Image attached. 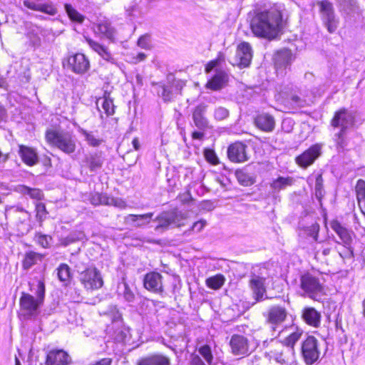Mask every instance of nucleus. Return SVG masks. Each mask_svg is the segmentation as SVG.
<instances>
[{"label":"nucleus","mask_w":365,"mask_h":365,"mask_svg":"<svg viewBox=\"0 0 365 365\" xmlns=\"http://www.w3.org/2000/svg\"><path fill=\"white\" fill-rule=\"evenodd\" d=\"M250 28L255 36L273 39L282 29V17L277 10L257 13L251 19Z\"/></svg>","instance_id":"nucleus-1"},{"label":"nucleus","mask_w":365,"mask_h":365,"mask_svg":"<svg viewBox=\"0 0 365 365\" xmlns=\"http://www.w3.org/2000/svg\"><path fill=\"white\" fill-rule=\"evenodd\" d=\"M355 113L346 108H342L336 111L331 120L330 125L339 131L334 135V140L338 150H344L349 145L347 134L355 125Z\"/></svg>","instance_id":"nucleus-2"},{"label":"nucleus","mask_w":365,"mask_h":365,"mask_svg":"<svg viewBox=\"0 0 365 365\" xmlns=\"http://www.w3.org/2000/svg\"><path fill=\"white\" fill-rule=\"evenodd\" d=\"M45 137L50 145L67 155L73 153L76 149L75 138L69 131L49 129L46 130Z\"/></svg>","instance_id":"nucleus-3"},{"label":"nucleus","mask_w":365,"mask_h":365,"mask_svg":"<svg viewBox=\"0 0 365 365\" xmlns=\"http://www.w3.org/2000/svg\"><path fill=\"white\" fill-rule=\"evenodd\" d=\"M45 292V284L43 281L39 280L35 291L36 299L29 294L22 293L19 302L21 309L25 312V314L29 317L37 314L39 307L43 303Z\"/></svg>","instance_id":"nucleus-4"},{"label":"nucleus","mask_w":365,"mask_h":365,"mask_svg":"<svg viewBox=\"0 0 365 365\" xmlns=\"http://www.w3.org/2000/svg\"><path fill=\"white\" fill-rule=\"evenodd\" d=\"M322 292L323 286L317 277L310 273H305L300 277L301 296L319 301Z\"/></svg>","instance_id":"nucleus-5"},{"label":"nucleus","mask_w":365,"mask_h":365,"mask_svg":"<svg viewBox=\"0 0 365 365\" xmlns=\"http://www.w3.org/2000/svg\"><path fill=\"white\" fill-rule=\"evenodd\" d=\"M323 25L330 34L334 33L339 24V19L335 14L334 5L328 0L317 2Z\"/></svg>","instance_id":"nucleus-6"},{"label":"nucleus","mask_w":365,"mask_h":365,"mask_svg":"<svg viewBox=\"0 0 365 365\" xmlns=\"http://www.w3.org/2000/svg\"><path fill=\"white\" fill-rule=\"evenodd\" d=\"M273 343L274 347L267 352V356L270 360L273 359L279 365H296L294 350L286 348L278 341Z\"/></svg>","instance_id":"nucleus-7"},{"label":"nucleus","mask_w":365,"mask_h":365,"mask_svg":"<svg viewBox=\"0 0 365 365\" xmlns=\"http://www.w3.org/2000/svg\"><path fill=\"white\" fill-rule=\"evenodd\" d=\"M79 280L86 290H96L103 285L101 272L93 266H90L81 272Z\"/></svg>","instance_id":"nucleus-8"},{"label":"nucleus","mask_w":365,"mask_h":365,"mask_svg":"<svg viewBox=\"0 0 365 365\" xmlns=\"http://www.w3.org/2000/svg\"><path fill=\"white\" fill-rule=\"evenodd\" d=\"M301 354L307 365L314 364L319 359L320 354L318 340L313 336H307L302 343Z\"/></svg>","instance_id":"nucleus-9"},{"label":"nucleus","mask_w":365,"mask_h":365,"mask_svg":"<svg viewBox=\"0 0 365 365\" xmlns=\"http://www.w3.org/2000/svg\"><path fill=\"white\" fill-rule=\"evenodd\" d=\"M322 143H315L295 158V163L298 166L306 169L316 161L322 153Z\"/></svg>","instance_id":"nucleus-10"},{"label":"nucleus","mask_w":365,"mask_h":365,"mask_svg":"<svg viewBox=\"0 0 365 365\" xmlns=\"http://www.w3.org/2000/svg\"><path fill=\"white\" fill-rule=\"evenodd\" d=\"M184 214L179 210H175L170 212H165L158 215L155 220L158 222L155 230L158 231L161 228H167L169 225H174L180 227L182 224L181 221L185 219Z\"/></svg>","instance_id":"nucleus-11"},{"label":"nucleus","mask_w":365,"mask_h":365,"mask_svg":"<svg viewBox=\"0 0 365 365\" xmlns=\"http://www.w3.org/2000/svg\"><path fill=\"white\" fill-rule=\"evenodd\" d=\"M158 95L162 98L164 102L168 103L174 100V98L180 93L181 86L175 81L168 82L166 84L161 83H155Z\"/></svg>","instance_id":"nucleus-12"},{"label":"nucleus","mask_w":365,"mask_h":365,"mask_svg":"<svg viewBox=\"0 0 365 365\" xmlns=\"http://www.w3.org/2000/svg\"><path fill=\"white\" fill-rule=\"evenodd\" d=\"M331 229L338 235L344 245L345 251L339 252V255L341 258L349 257L353 256V251L350 250L349 246L351 242V237L350 232L343 227L337 220H334L331 222Z\"/></svg>","instance_id":"nucleus-13"},{"label":"nucleus","mask_w":365,"mask_h":365,"mask_svg":"<svg viewBox=\"0 0 365 365\" xmlns=\"http://www.w3.org/2000/svg\"><path fill=\"white\" fill-rule=\"evenodd\" d=\"M143 287L152 293L163 295L164 293L163 276L157 272L145 274L143 277Z\"/></svg>","instance_id":"nucleus-14"},{"label":"nucleus","mask_w":365,"mask_h":365,"mask_svg":"<svg viewBox=\"0 0 365 365\" xmlns=\"http://www.w3.org/2000/svg\"><path fill=\"white\" fill-rule=\"evenodd\" d=\"M68 64L73 72L83 74L90 68V62L83 53H76L68 57Z\"/></svg>","instance_id":"nucleus-15"},{"label":"nucleus","mask_w":365,"mask_h":365,"mask_svg":"<svg viewBox=\"0 0 365 365\" xmlns=\"http://www.w3.org/2000/svg\"><path fill=\"white\" fill-rule=\"evenodd\" d=\"M252 58V47L250 43L242 42L239 44L235 55V64L240 68L249 66Z\"/></svg>","instance_id":"nucleus-16"},{"label":"nucleus","mask_w":365,"mask_h":365,"mask_svg":"<svg viewBox=\"0 0 365 365\" xmlns=\"http://www.w3.org/2000/svg\"><path fill=\"white\" fill-rule=\"evenodd\" d=\"M247 146L240 142H236L228 147V158L234 163H244L248 160Z\"/></svg>","instance_id":"nucleus-17"},{"label":"nucleus","mask_w":365,"mask_h":365,"mask_svg":"<svg viewBox=\"0 0 365 365\" xmlns=\"http://www.w3.org/2000/svg\"><path fill=\"white\" fill-rule=\"evenodd\" d=\"M264 283L265 279L257 275L252 276L250 280V287L256 302H260L268 298L267 297H264L266 294Z\"/></svg>","instance_id":"nucleus-18"},{"label":"nucleus","mask_w":365,"mask_h":365,"mask_svg":"<svg viewBox=\"0 0 365 365\" xmlns=\"http://www.w3.org/2000/svg\"><path fill=\"white\" fill-rule=\"evenodd\" d=\"M232 353L235 355H247L249 354V344L247 339L240 334H234L230 341Z\"/></svg>","instance_id":"nucleus-19"},{"label":"nucleus","mask_w":365,"mask_h":365,"mask_svg":"<svg viewBox=\"0 0 365 365\" xmlns=\"http://www.w3.org/2000/svg\"><path fill=\"white\" fill-rule=\"evenodd\" d=\"M287 317V311L284 307L279 305L272 306L268 311L267 322L272 325V329H275L285 321Z\"/></svg>","instance_id":"nucleus-20"},{"label":"nucleus","mask_w":365,"mask_h":365,"mask_svg":"<svg viewBox=\"0 0 365 365\" xmlns=\"http://www.w3.org/2000/svg\"><path fill=\"white\" fill-rule=\"evenodd\" d=\"M339 11L345 20L350 19L359 13V6L357 0H335Z\"/></svg>","instance_id":"nucleus-21"},{"label":"nucleus","mask_w":365,"mask_h":365,"mask_svg":"<svg viewBox=\"0 0 365 365\" xmlns=\"http://www.w3.org/2000/svg\"><path fill=\"white\" fill-rule=\"evenodd\" d=\"M71 361L70 356L63 349L51 350L46 356V365H67Z\"/></svg>","instance_id":"nucleus-22"},{"label":"nucleus","mask_w":365,"mask_h":365,"mask_svg":"<svg viewBox=\"0 0 365 365\" xmlns=\"http://www.w3.org/2000/svg\"><path fill=\"white\" fill-rule=\"evenodd\" d=\"M207 110V106L203 103L197 106L192 115L195 125L199 130H205L208 127V120L205 116Z\"/></svg>","instance_id":"nucleus-23"},{"label":"nucleus","mask_w":365,"mask_h":365,"mask_svg":"<svg viewBox=\"0 0 365 365\" xmlns=\"http://www.w3.org/2000/svg\"><path fill=\"white\" fill-rule=\"evenodd\" d=\"M227 81V73L221 69H215V73L207 81L206 87L212 91H218L222 88Z\"/></svg>","instance_id":"nucleus-24"},{"label":"nucleus","mask_w":365,"mask_h":365,"mask_svg":"<svg viewBox=\"0 0 365 365\" xmlns=\"http://www.w3.org/2000/svg\"><path fill=\"white\" fill-rule=\"evenodd\" d=\"M19 155L26 165L34 166L38 163V155L34 148L24 145H19Z\"/></svg>","instance_id":"nucleus-25"},{"label":"nucleus","mask_w":365,"mask_h":365,"mask_svg":"<svg viewBox=\"0 0 365 365\" xmlns=\"http://www.w3.org/2000/svg\"><path fill=\"white\" fill-rule=\"evenodd\" d=\"M292 61V53L289 49H282L278 51L274 56V62L276 70H284L290 66Z\"/></svg>","instance_id":"nucleus-26"},{"label":"nucleus","mask_w":365,"mask_h":365,"mask_svg":"<svg viewBox=\"0 0 365 365\" xmlns=\"http://www.w3.org/2000/svg\"><path fill=\"white\" fill-rule=\"evenodd\" d=\"M302 317L311 327L318 328L321 324V313L314 307H304L302 312Z\"/></svg>","instance_id":"nucleus-27"},{"label":"nucleus","mask_w":365,"mask_h":365,"mask_svg":"<svg viewBox=\"0 0 365 365\" xmlns=\"http://www.w3.org/2000/svg\"><path fill=\"white\" fill-rule=\"evenodd\" d=\"M255 125L264 132H272L275 127L274 117L268 113H261L255 118Z\"/></svg>","instance_id":"nucleus-28"},{"label":"nucleus","mask_w":365,"mask_h":365,"mask_svg":"<svg viewBox=\"0 0 365 365\" xmlns=\"http://www.w3.org/2000/svg\"><path fill=\"white\" fill-rule=\"evenodd\" d=\"M94 31L101 37H105L110 41H114L115 30L108 20L99 21L94 27Z\"/></svg>","instance_id":"nucleus-29"},{"label":"nucleus","mask_w":365,"mask_h":365,"mask_svg":"<svg viewBox=\"0 0 365 365\" xmlns=\"http://www.w3.org/2000/svg\"><path fill=\"white\" fill-rule=\"evenodd\" d=\"M153 216V212H148L143 215L129 214L124 218L125 223L136 227H143L148 224Z\"/></svg>","instance_id":"nucleus-30"},{"label":"nucleus","mask_w":365,"mask_h":365,"mask_svg":"<svg viewBox=\"0 0 365 365\" xmlns=\"http://www.w3.org/2000/svg\"><path fill=\"white\" fill-rule=\"evenodd\" d=\"M137 365H170V360L163 354H154L139 359Z\"/></svg>","instance_id":"nucleus-31"},{"label":"nucleus","mask_w":365,"mask_h":365,"mask_svg":"<svg viewBox=\"0 0 365 365\" xmlns=\"http://www.w3.org/2000/svg\"><path fill=\"white\" fill-rule=\"evenodd\" d=\"M118 295L130 305L133 304L135 301V294L130 289L124 277L122 279V282L118 285Z\"/></svg>","instance_id":"nucleus-32"},{"label":"nucleus","mask_w":365,"mask_h":365,"mask_svg":"<svg viewBox=\"0 0 365 365\" xmlns=\"http://www.w3.org/2000/svg\"><path fill=\"white\" fill-rule=\"evenodd\" d=\"M89 46L96 51L102 58L111 63H115V60L107 47L94 41L91 38H86Z\"/></svg>","instance_id":"nucleus-33"},{"label":"nucleus","mask_w":365,"mask_h":365,"mask_svg":"<svg viewBox=\"0 0 365 365\" xmlns=\"http://www.w3.org/2000/svg\"><path fill=\"white\" fill-rule=\"evenodd\" d=\"M103 158L101 153H93L86 155L83 160L85 166H86L91 172H96L101 169L103 164Z\"/></svg>","instance_id":"nucleus-34"},{"label":"nucleus","mask_w":365,"mask_h":365,"mask_svg":"<svg viewBox=\"0 0 365 365\" xmlns=\"http://www.w3.org/2000/svg\"><path fill=\"white\" fill-rule=\"evenodd\" d=\"M96 104L97 106H98L99 104L101 105L103 109L104 110L106 114L108 116L114 114L115 106L113 104V101L110 96V93L105 91L103 93V96L97 99Z\"/></svg>","instance_id":"nucleus-35"},{"label":"nucleus","mask_w":365,"mask_h":365,"mask_svg":"<svg viewBox=\"0 0 365 365\" xmlns=\"http://www.w3.org/2000/svg\"><path fill=\"white\" fill-rule=\"evenodd\" d=\"M294 182L292 177H282L279 176L274 180L270 184V187L274 192H279L281 190L285 189L288 186H291Z\"/></svg>","instance_id":"nucleus-36"},{"label":"nucleus","mask_w":365,"mask_h":365,"mask_svg":"<svg viewBox=\"0 0 365 365\" xmlns=\"http://www.w3.org/2000/svg\"><path fill=\"white\" fill-rule=\"evenodd\" d=\"M302 334L303 331L297 328L295 331H292L286 338H284L282 342L279 343L284 345L286 348L294 350V345L301 339Z\"/></svg>","instance_id":"nucleus-37"},{"label":"nucleus","mask_w":365,"mask_h":365,"mask_svg":"<svg viewBox=\"0 0 365 365\" xmlns=\"http://www.w3.org/2000/svg\"><path fill=\"white\" fill-rule=\"evenodd\" d=\"M305 103L306 101L304 99L292 93L287 94L284 102L287 106H289V108L293 110H297L298 108L304 107Z\"/></svg>","instance_id":"nucleus-38"},{"label":"nucleus","mask_w":365,"mask_h":365,"mask_svg":"<svg viewBox=\"0 0 365 365\" xmlns=\"http://www.w3.org/2000/svg\"><path fill=\"white\" fill-rule=\"evenodd\" d=\"M80 133L83 136L88 145L91 147H98L104 142L102 138H98L92 131L81 129Z\"/></svg>","instance_id":"nucleus-39"},{"label":"nucleus","mask_w":365,"mask_h":365,"mask_svg":"<svg viewBox=\"0 0 365 365\" xmlns=\"http://www.w3.org/2000/svg\"><path fill=\"white\" fill-rule=\"evenodd\" d=\"M43 255L35 252H26L23 261V267L24 269H30L33 265L36 264L38 261H41Z\"/></svg>","instance_id":"nucleus-40"},{"label":"nucleus","mask_w":365,"mask_h":365,"mask_svg":"<svg viewBox=\"0 0 365 365\" xmlns=\"http://www.w3.org/2000/svg\"><path fill=\"white\" fill-rule=\"evenodd\" d=\"M235 174L238 182L243 186H250L255 182V179L250 174L242 170H236Z\"/></svg>","instance_id":"nucleus-41"},{"label":"nucleus","mask_w":365,"mask_h":365,"mask_svg":"<svg viewBox=\"0 0 365 365\" xmlns=\"http://www.w3.org/2000/svg\"><path fill=\"white\" fill-rule=\"evenodd\" d=\"M19 191L23 195H27L31 198L34 200H41L43 197V192L40 189L31 188L26 185H21L19 187Z\"/></svg>","instance_id":"nucleus-42"},{"label":"nucleus","mask_w":365,"mask_h":365,"mask_svg":"<svg viewBox=\"0 0 365 365\" xmlns=\"http://www.w3.org/2000/svg\"><path fill=\"white\" fill-rule=\"evenodd\" d=\"M57 276L58 279L63 282H69L71 279V269L68 264L61 263L57 268Z\"/></svg>","instance_id":"nucleus-43"},{"label":"nucleus","mask_w":365,"mask_h":365,"mask_svg":"<svg viewBox=\"0 0 365 365\" xmlns=\"http://www.w3.org/2000/svg\"><path fill=\"white\" fill-rule=\"evenodd\" d=\"M64 8L67 15L72 21L82 23L84 17L78 11H76L71 4H66Z\"/></svg>","instance_id":"nucleus-44"},{"label":"nucleus","mask_w":365,"mask_h":365,"mask_svg":"<svg viewBox=\"0 0 365 365\" xmlns=\"http://www.w3.org/2000/svg\"><path fill=\"white\" fill-rule=\"evenodd\" d=\"M224 283L225 277L222 274H217L206 279V285L213 289H220Z\"/></svg>","instance_id":"nucleus-45"},{"label":"nucleus","mask_w":365,"mask_h":365,"mask_svg":"<svg viewBox=\"0 0 365 365\" xmlns=\"http://www.w3.org/2000/svg\"><path fill=\"white\" fill-rule=\"evenodd\" d=\"M90 202L94 206L106 205L108 200V195L103 193L93 192L91 194Z\"/></svg>","instance_id":"nucleus-46"},{"label":"nucleus","mask_w":365,"mask_h":365,"mask_svg":"<svg viewBox=\"0 0 365 365\" xmlns=\"http://www.w3.org/2000/svg\"><path fill=\"white\" fill-rule=\"evenodd\" d=\"M314 190L316 197L319 202H321L322 197L325 194V191L324 190L323 186V178L322 175H318L316 178Z\"/></svg>","instance_id":"nucleus-47"},{"label":"nucleus","mask_w":365,"mask_h":365,"mask_svg":"<svg viewBox=\"0 0 365 365\" xmlns=\"http://www.w3.org/2000/svg\"><path fill=\"white\" fill-rule=\"evenodd\" d=\"M35 242L43 248H48L51 245L52 237L47 235L36 233L34 237Z\"/></svg>","instance_id":"nucleus-48"},{"label":"nucleus","mask_w":365,"mask_h":365,"mask_svg":"<svg viewBox=\"0 0 365 365\" xmlns=\"http://www.w3.org/2000/svg\"><path fill=\"white\" fill-rule=\"evenodd\" d=\"M199 354L204 358L209 365H211L213 356L211 348L208 345H203L198 349Z\"/></svg>","instance_id":"nucleus-49"},{"label":"nucleus","mask_w":365,"mask_h":365,"mask_svg":"<svg viewBox=\"0 0 365 365\" xmlns=\"http://www.w3.org/2000/svg\"><path fill=\"white\" fill-rule=\"evenodd\" d=\"M36 219L37 220L41 223L46 218L48 215V212L46 208L45 204L42 202H38L36 204Z\"/></svg>","instance_id":"nucleus-50"},{"label":"nucleus","mask_w":365,"mask_h":365,"mask_svg":"<svg viewBox=\"0 0 365 365\" xmlns=\"http://www.w3.org/2000/svg\"><path fill=\"white\" fill-rule=\"evenodd\" d=\"M204 157L205 160L212 165L219 164V159L215 152L210 148H205L203 151Z\"/></svg>","instance_id":"nucleus-51"},{"label":"nucleus","mask_w":365,"mask_h":365,"mask_svg":"<svg viewBox=\"0 0 365 365\" xmlns=\"http://www.w3.org/2000/svg\"><path fill=\"white\" fill-rule=\"evenodd\" d=\"M157 303H158V302L145 298L141 302L140 309L143 314H149L151 312L150 309L155 307Z\"/></svg>","instance_id":"nucleus-52"},{"label":"nucleus","mask_w":365,"mask_h":365,"mask_svg":"<svg viewBox=\"0 0 365 365\" xmlns=\"http://www.w3.org/2000/svg\"><path fill=\"white\" fill-rule=\"evenodd\" d=\"M229 115V110L227 108L221 106L216 108L214 111V118L217 120H223L228 118Z\"/></svg>","instance_id":"nucleus-53"},{"label":"nucleus","mask_w":365,"mask_h":365,"mask_svg":"<svg viewBox=\"0 0 365 365\" xmlns=\"http://www.w3.org/2000/svg\"><path fill=\"white\" fill-rule=\"evenodd\" d=\"M106 205H113L120 209H125L127 207V203L121 198L108 196V200Z\"/></svg>","instance_id":"nucleus-54"},{"label":"nucleus","mask_w":365,"mask_h":365,"mask_svg":"<svg viewBox=\"0 0 365 365\" xmlns=\"http://www.w3.org/2000/svg\"><path fill=\"white\" fill-rule=\"evenodd\" d=\"M38 11L54 16L57 14L56 8L52 4H40Z\"/></svg>","instance_id":"nucleus-55"},{"label":"nucleus","mask_w":365,"mask_h":365,"mask_svg":"<svg viewBox=\"0 0 365 365\" xmlns=\"http://www.w3.org/2000/svg\"><path fill=\"white\" fill-rule=\"evenodd\" d=\"M356 191L357 192V198L361 204V198L365 197V181L364 180H359L356 185Z\"/></svg>","instance_id":"nucleus-56"},{"label":"nucleus","mask_w":365,"mask_h":365,"mask_svg":"<svg viewBox=\"0 0 365 365\" xmlns=\"http://www.w3.org/2000/svg\"><path fill=\"white\" fill-rule=\"evenodd\" d=\"M82 234L79 233L78 235L76 234H70L66 237L63 239L62 245L63 246H68V245L82 239Z\"/></svg>","instance_id":"nucleus-57"},{"label":"nucleus","mask_w":365,"mask_h":365,"mask_svg":"<svg viewBox=\"0 0 365 365\" xmlns=\"http://www.w3.org/2000/svg\"><path fill=\"white\" fill-rule=\"evenodd\" d=\"M138 46L144 49H149L150 36L148 35L140 36L138 41Z\"/></svg>","instance_id":"nucleus-58"},{"label":"nucleus","mask_w":365,"mask_h":365,"mask_svg":"<svg viewBox=\"0 0 365 365\" xmlns=\"http://www.w3.org/2000/svg\"><path fill=\"white\" fill-rule=\"evenodd\" d=\"M23 4H24V6H26V8L30 9L31 10H34V11L39 10L40 4H37L35 2L31 1L30 0H24Z\"/></svg>","instance_id":"nucleus-59"},{"label":"nucleus","mask_w":365,"mask_h":365,"mask_svg":"<svg viewBox=\"0 0 365 365\" xmlns=\"http://www.w3.org/2000/svg\"><path fill=\"white\" fill-rule=\"evenodd\" d=\"M206 225V221L205 220H200V221H197V222H195L192 227V230L193 231H195V232H200L203 227L205 226Z\"/></svg>","instance_id":"nucleus-60"},{"label":"nucleus","mask_w":365,"mask_h":365,"mask_svg":"<svg viewBox=\"0 0 365 365\" xmlns=\"http://www.w3.org/2000/svg\"><path fill=\"white\" fill-rule=\"evenodd\" d=\"M219 64V62L217 60L211 61L209 62L206 67H205V72L207 73H210L212 71H213Z\"/></svg>","instance_id":"nucleus-61"},{"label":"nucleus","mask_w":365,"mask_h":365,"mask_svg":"<svg viewBox=\"0 0 365 365\" xmlns=\"http://www.w3.org/2000/svg\"><path fill=\"white\" fill-rule=\"evenodd\" d=\"M310 236L312 237L315 240H317L318 232L319 229V226L317 224L312 225L310 227Z\"/></svg>","instance_id":"nucleus-62"},{"label":"nucleus","mask_w":365,"mask_h":365,"mask_svg":"<svg viewBox=\"0 0 365 365\" xmlns=\"http://www.w3.org/2000/svg\"><path fill=\"white\" fill-rule=\"evenodd\" d=\"M110 312L113 313V317L114 321H118L121 319V314L119 313L118 310L117 309V307L115 306H111L110 307Z\"/></svg>","instance_id":"nucleus-63"},{"label":"nucleus","mask_w":365,"mask_h":365,"mask_svg":"<svg viewBox=\"0 0 365 365\" xmlns=\"http://www.w3.org/2000/svg\"><path fill=\"white\" fill-rule=\"evenodd\" d=\"M191 365H205L198 355H193L191 359Z\"/></svg>","instance_id":"nucleus-64"}]
</instances>
